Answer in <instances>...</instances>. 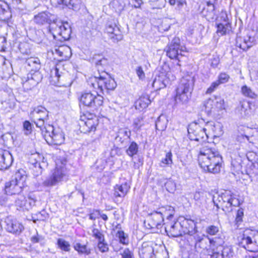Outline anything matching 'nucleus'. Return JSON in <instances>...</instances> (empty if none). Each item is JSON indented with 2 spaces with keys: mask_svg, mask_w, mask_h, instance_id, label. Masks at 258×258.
<instances>
[{
  "mask_svg": "<svg viewBox=\"0 0 258 258\" xmlns=\"http://www.w3.org/2000/svg\"><path fill=\"white\" fill-rule=\"evenodd\" d=\"M57 247L63 251L70 252L71 250V244L69 242L62 238H58L56 243Z\"/></svg>",
  "mask_w": 258,
  "mask_h": 258,
  "instance_id": "40",
  "label": "nucleus"
},
{
  "mask_svg": "<svg viewBox=\"0 0 258 258\" xmlns=\"http://www.w3.org/2000/svg\"><path fill=\"white\" fill-rule=\"evenodd\" d=\"M189 139L197 142H203L208 139L207 134L203 127L197 122L189 124L187 128Z\"/></svg>",
  "mask_w": 258,
  "mask_h": 258,
  "instance_id": "11",
  "label": "nucleus"
},
{
  "mask_svg": "<svg viewBox=\"0 0 258 258\" xmlns=\"http://www.w3.org/2000/svg\"><path fill=\"white\" fill-rule=\"evenodd\" d=\"M198 161L199 165L204 170L216 173L220 170L222 158L215 149L203 148L200 150Z\"/></svg>",
  "mask_w": 258,
  "mask_h": 258,
  "instance_id": "1",
  "label": "nucleus"
},
{
  "mask_svg": "<svg viewBox=\"0 0 258 258\" xmlns=\"http://www.w3.org/2000/svg\"><path fill=\"white\" fill-rule=\"evenodd\" d=\"M32 114L35 118L48 119L49 112L45 107L42 106L35 107L32 112Z\"/></svg>",
  "mask_w": 258,
  "mask_h": 258,
  "instance_id": "31",
  "label": "nucleus"
},
{
  "mask_svg": "<svg viewBox=\"0 0 258 258\" xmlns=\"http://www.w3.org/2000/svg\"><path fill=\"white\" fill-rule=\"evenodd\" d=\"M251 105V103L249 101L245 100L240 101L235 109V114L241 118L248 117L252 113Z\"/></svg>",
  "mask_w": 258,
  "mask_h": 258,
  "instance_id": "16",
  "label": "nucleus"
},
{
  "mask_svg": "<svg viewBox=\"0 0 258 258\" xmlns=\"http://www.w3.org/2000/svg\"><path fill=\"white\" fill-rule=\"evenodd\" d=\"M160 209H164L163 216L166 215L168 219H170L173 217L174 214V209L172 206H166V207L161 208Z\"/></svg>",
  "mask_w": 258,
  "mask_h": 258,
  "instance_id": "48",
  "label": "nucleus"
},
{
  "mask_svg": "<svg viewBox=\"0 0 258 258\" xmlns=\"http://www.w3.org/2000/svg\"><path fill=\"white\" fill-rule=\"evenodd\" d=\"M217 33L220 36H223L229 33L231 30V24L227 22L225 24L219 23L217 25Z\"/></svg>",
  "mask_w": 258,
  "mask_h": 258,
  "instance_id": "36",
  "label": "nucleus"
},
{
  "mask_svg": "<svg viewBox=\"0 0 258 258\" xmlns=\"http://www.w3.org/2000/svg\"><path fill=\"white\" fill-rule=\"evenodd\" d=\"M105 74L108 78L100 76L99 78L95 77L92 79V85L95 89L96 87L100 89L103 94L111 96L113 92V84L111 83L110 76L107 73Z\"/></svg>",
  "mask_w": 258,
  "mask_h": 258,
  "instance_id": "10",
  "label": "nucleus"
},
{
  "mask_svg": "<svg viewBox=\"0 0 258 258\" xmlns=\"http://www.w3.org/2000/svg\"><path fill=\"white\" fill-rule=\"evenodd\" d=\"M26 177L27 176L25 171L23 169H20L15 173V178L13 180L18 181L17 182H19V183H21V184L23 186V183L25 181Z\"/></svg>",
  "mask_w": 258,
  "mask_h": 258,
  "instance_id": "41",
  "label": "nucleus"
},
{
  "mask_svg": "<svg viewBox=\"0 0 258 258\" xmlns=\"http://www.w3.org/2000/svg\"><path fill=\"white\" fill-rule=\"evenodd\" d=\"M92 235L99 241H103L104 237L102 233L96 228H93L92 230Z\"/></svg>",
  "mask_w": 258,
  "mask_h": 258,
  "instance_id": "54",
  "label": "nucleus"
},
{
  "mask_svg": "<svg viewBox=\"0 0 258 258\" xmlns=\"http://www.w3.org/2000/svg\"><path fill=\"white\" fill-rule=\"evenodd\" d=\"M122 258H134L133 253L128 249L125 248L123 253H120Z\"/></svg>",
  "mask_w": 258,
  "mask_h": 258,
  "instance_id": "64",
  "label": "nucleus"
},
{
  "mask_svg": "<svg viewBox=\"0 0 258 258\" xmlns=\"http://www.w3.org/2000/svg\"><path fill=\"white\" fill-rule=\"evenodd\" d=\"M184 234L192 236L197 231L196 223L190 219L184 218L180 222Z\"/></svg>",
  "mask_w": 258,
  "mask_h": 258,
  "instance_id": "22",
  "label": "nucleus"
},
{
  "mask_svg": "<svg viewBox=\"0 0 258 258\" xmlns=\"http://www.w3.org/2000/svg\"><path fill=\"white\" fill-rule=\"evenodd\" d=\"M204 106L208 114L215 113L225 108L224 100L221 97L213 96L205 102Z\"/></svg>",
  "mask_w": 258,
  "mask_h": 258,
  "instance_id": "12",
  "label": "nucleus"
},
{
  "mask_svg": "<svg viewBox=\"0 0 258 258\" xmlns=\"http://www.w3.org/2000/svg\"><path fill=\"white\" fill-rule=\"evenodd\" d=\"M6 229L9 232L19 234L24 230L23 225L16 219L11 216L7 217L5 219Z\"/></svg>",
  "mask_w": 258,
  "mask_h": 258,
  "instance_id": "15",
  "label": "nucleus"
},
{
  "mask_svg": "<svg viewBox=\"0 0 258 258\" xmlns=\"http://www.w3.org/2000/svg\"><path fill=\"white\" fill-rule=\"evenodd\" d=\"M201 13L209 21L214 19L215 16V10L213 3L207 1L206 6L203 8Z\"/></svg>",
  "mask_w": 258,
  "mask_h": 258,
  "instance_id": "26",
  "label": "nucleus"
},
{
  "mask_svg": "<svg viewBox=\"0 0 258 258\" xmlns=\"http://www.w3.org/2000/svg\"><path fill=\"white\" fill-rule=\"evenodd\" d=\"M69 175L65 164L62 162H56L55 169L52 171L51 174L43 182L45 186H52L58 183L68 179Z\"/></svg>",
  "mask_w": 258,
  "mask_h": 258,
  "instance_id": "5",
  "label": "nucleus"
},
{
  "mask_svg": "<svg viewBox=\"0 0 258 258\" xmlns=\"http://www.w3.org/2000/svg\"><path fill=\"white\" fill-rule=\"evenodd\" d=\"M204 193L201 191H196L194 195V199L196 202V204L199 205L202 203L203 199Z\"/></svg>",
  "mask_w": 258,
  "mask_h": 258,
  "instance_id": "56",
  "label": "nucleus"
},
{
  "mask_svg": "<svg viewBox=\"0 0 258 258\" xmlns=\"http://www.w3.org/2000/svg\"><path fill=\"white\" fill-rule=\"evenodd\" d=\"M233 194L231 191H225L224 193H222L221 195H220V198L221 200H222V203H229L231 201V199L232 198Z\"/></svg>",
  "mask_w": 258,
  "mask_h": 258,
  "instance_id": "50",
  "label": "nucleus"
},
{
  "mask_svg": "<svg viewBox=\"0 0 258 258\" xmlns=\"http://www.w3.org/2000/svg\"><path fill=\"white\" fill-rule=\"evenodd\" d=\"M165 50L167 56L169 58L177 59L178 61H180V59L187 52L185 47L180 44V39L176 37L174 38L169 43L165 48Z\"/></svg>",
  "mask_w": 258,
  "mask_h": 258,
  "instance_id": "9",
  "label": "nucleus"
},
{
  "mask_svg": "<svg viewBox=\"0 0 258 258\" xmlns=\"http://www.w3.org/2000/svg\"><path fill=\"white\" fill-rule=\"evenodd\" d=\"M241 91L242 95L246 97L255 99L258 97L257 94L246 85H244L241 87Z\"/></svg>",
  "mask_w": 258,
  "mask_h": 258,
  "instance_id": "39",
  "label": "nucleus"
},
{
  "mask_svg": "<svg viewBox=\"0 0 258 258\" xmlns=\"http://www.w3.org/2000/svg\"><path fill=\"white\" fill-rule=\"evenodd\" d=\"M165 225V230L168 236L177 237L184 234L180 222L167 223Z\"/></svg>",
  "mask_w": 258,
  "mask_h": 258,
  "instance_id": "17",
  "label": "nucleus"
},
{
  "mask_svg": "<svg viewBox=\"0 0 258 258\" xmlns=\"http://www.w3.org/2000/svg\"><path fill=\"white\" fill-rule=\"evenodd\" d=\"M164 209H159V211H154L149 214L148 225L150 228L160 229L162 227L164 221L163 212Z\"/></svg>",
  "mask_w": 258,
  "mask_h": 258,
  "instance_id": "13",
  "label": "nucleus"
},
{
  "mask_svg": "<svg viewBox=\"0 0 258 258\" xmlns=\"http://www.w3.org/2000/svg\"><path fill=\"white\" fill-rule=\"evenodd\" d=\"M219 82L217 81L213 82L211 86L208 88L206 91L207 94H211L213 92L219 85Z\"/></svg>",
  "mask_w": 258,
  "mask_h": 258,
  "instance_id": "60",
  "label": "nucleus"
},
{
  "mask_svg": "<svg viewBox=\"0 0 258 258\" xmlns=\"http://www.w3.org/2000/svg\"><path fill=\"white\" fill-rule=\"evenodd\" d=\"M23 128L26 135H28L31 133L32 125L30 121L26 120L23 122Z\"/></svg>",
  "mask_w": 258,
  "mask_h": 258,
  "instance_id": "57",
  "label": "nucleus"
},
{
  "mask_svg": "<svg viewBox=\"0 0 258 258\" xmlns=\"http://www.w3.org/2000/svg\"><path fill=\"white\" fill-rule=\"evenodd\" d=\"M114 232L115 233V240L123 245H127L129 243L128 235L122 229L120 223L117 224L114 228Z\"/></svg>",
  "mask_w": 258,
  "mask_h": 258,
  "instance_id": "24",
  "label": "nucleus"
},
{
  "mask_svg": "<svg viewBox=\"0 0 258 258\" xmlns=\"http://www.w3.org/2000/svg\"><path fill=\"white\" fill-rule=\"evenodd\" d=\"M80 108L97 110L103 103V97L97 92V95L90 92H82L79 97Z\"/></svg>",
  "mask_w": 258,
  "mask_h": 258,
  "instance_id": "4",
  "label": "nucleus"
},
{
  "mask_svg": "<svg viewBox=\"0 0 258 258\" xmlns=\"http://www.w3.org/2000/svg\"><path fill=\"white\" fill-rule=\"evenodd\" d=\"M48 120H45L40 118H35L34 122L36 124V126L37 127L40 128V130L42 132V134L44 136V134H45V128L47 127V126L49 124H46V122Z\"/></svg>",
  "mask_w": 258,
  "mask_h": 258,
  "instance_id": "43",
  "label": "nucleus"
},
{
  "mask_svg": "<svg viewBox=\"0 0 258 258\" xmlns=\"http://www.w3.org/2000/svg\"><path fill=\"white\" fill-rule=\"evenodd\" d=\"M161 163L163 165H161L160 166L162 167H164L165 166H168L171 167L173 164L172 161V154L170 151L167 152L164 158H163L161 161Z\"/></svg>",
  "mask_w": 258,
  "mask_h": 258,
  "instance_id": "42",
  "label": "nucleus"
},
{
  "mask_svg": "<svg viewBox=\"0 0 258 258\" xmlns=\"http://www.w3.org/2000/svg\"><path fill=\"white\" fill-rule=\"evenodd\" d=\"M170 84V80L165 72H161L156 75L153 82L152 87L156 91L164 88Z\"/></svg>",
  "mask_w": 258,
  "mask_h": 258,
  "instance_id": "18",
  "label": "nucleus"
},
{
  "mask_svg": "<svg viewBox=\"0 0 258 258\" xmlns=\"http://www.w3.org/2000/svg\"><path fill=\"white\" fill-rule=\"evenodd\" d=\"M11 16L8 4L4 2L0 1V21H7Z\"/></svg>",
  "mask_w": 258,
  "mask_h": 258,
  "instance_id": "32",
  "label": "nucleus"
},
{
  "mask_svg": "<svg viewBox=\"0 0 258 258\" xmlns=\"http://www.w3.org/2000/svg\"><path fill=\"white\" fill-rule=\"evenodd\" d=\"M13 158L11 153L0 149V170L7 169L12 164Z\"/></svg>",
  "mask_w": 258,
  "mask_h": 258,
  "instance_id": "19",
  "label": "nucleus"
},
{
  "mask_svg": "<svg viewBox=\"0 0 258 258\" xmlns=\"http://www.w3.org/2000/svg\"><path fill=\"white\" fill-rule=\"evenodd\" d=\"M243 216V210L242 209H239L236 214L235 221L236 224H239L242 221Z\"/></svg>",
  "mask_w": 258,
  "mask_h": 258,
  "instance_id": "61",
  "label": "nucleus"
},
{
  "mask_svg": "<svg viewBox=\"0 0 258 258\" xmlns=\"http://www.w3.org/2000/svg\"><path fill=\"white\" fill-rule=\"evenodd\" d=\"M91 62L96 67H98V69L99 66H105L108 64L107 59L99 54H95L93 56Z\"/></svg>",
  "mask_w": 258,
  "mask_h": 258,
  "instance_id": "35",
  "label": "nucleus"
},
{
  "mask_svg": "<svg viewBox=\"0 0 258 258\" xmlns=\"http://www.w3.org/2000/svg\"><path fill=\"white\" fill-rule=\"evenodd\" d=\"M151 103V100L148 96H141L136 102V107L139 109L147 108Z\"/></svg>",
  "mask_w": 258,
  "mask_h": 258,
  "instance_id": "38",
  "label": "nucleus"
},
{
  "mask_svg": "<svg viewBox=\"0 0 258 258\" xmlns=\"http://www.w3.org/2000/svg\"><path fill=\"white\" fill-rule=\"evenodd\" d=\"M203 129H204V131L206 132L207 130H211L213 132L215 131V123L212 121H207L205 123V125L204 127H202Z\"/></svg>",
  "mask_w": 258,
  "mask_h": 258,
  "instance_id": "58",
  "label": "nucleus"
},
{
  "mask_svg": "<svg viewBox=\"0 0 258 258\" xmlns=\"http://www.w3.org/2000/svg\"><path fill=\"white\" fill-rule=\"evenodd\" d=\"M195 239V249L199 254L201 258H212V252L209 247L220 245L224 243L222 239L218 238H201L196 234L194 236Z\"/></svg>",
  "mask_w": 258,
  "mask_h": 258,
  "instance_id": "2",
  "label": "nucleus"
},
{
  "mask_svg": "<svg viewBox=\"0 0 258 258\" xmlns=\"http://www.w3.org/2000/svg\"><path fill=\"white\" fill-rule=\"evenodd\" d=\"M25 67L30 72L39 71L41 66L40 60L37 57H30L25 61Z\"/></svg>",
  "mask_w": 258,
  "mask_h": 258,
  "instance_id": "27",
  "label": "nucleus"
},
{
  "mask_svg": "<svg viewBox=\"0 0 258 258\" xmlns=\"http://www.w3.org/2000/svg\"><path fill=\"white\" fill-rule=\"evenodd\" d=\"M44 138L49 145H60L64 141V135L61 129L54 128L50 124H48L45 128Z\"/></svg>",
  "mask_w": 258,
  "mask_h": 258,
  "instance_id": "8",
  "label": "nucleus"
},
{
  "mask_svg": "<svg viewBox=\"0 0 258 258\" xmlns=\"http://www.w3.org/2000/svg\"><path fill=\"white\" fill-rule=\"evenodd\" d=\"M234 255L233 250L231 246H225L221 252H212V258H231Z\"/></svg>",
  "mask_w": 258,
  "mask_h": 258,
  "instance_id": "29",
  "label": "nucleus"
},
{
  "mask_svg": "<svg viewBox=\"0 0 258 258\" xmlns=\"http://www.w3.org/2000/svg\"><path fill=\"white\" fill-rule=\"evenodd\" d=\"M42 79V75L38 71L30 72L28 75L27 80L25 82V84H31L32 86H35L41 81Z\"/></svg>",
  "mask_w": 258,
  "mask_h": 258,
  "instance_id": "30",
  "label": "nucleus"
},
{
  "mask_svg": "<svg viewBox=\"0 0 258 258\" xmlns=\"http://www.w3.org/2000/svg\"><path fill=\"white\" fill-rule=\"evenodd\" d=\"M38 220L45 221L49 217V215L45 210L39 212L37 214Z\"/></svg>",
  "mask_w": 258,
  "mask_h": 258,
  "instance_id": "59",
  "label": "nucleus"
},
{
  "mask_svg": "<svg viewBox=\"0 0 258 258\" xmlns=\"http://www.w3.org/2000/svg\"><path fill=\"white\" fill-rule=\"evenodd\" d=\"M254 38L247 35L243 38L238 37L236 39V46L244 51H246L254 44Z\"/></svg>",
  "mask_w": 258,
  "mask_h": 258,
  "instance_id": "23",
  "label": "nucleus"
},
{
  "mask_svg": "<svg viewBox=\"0 0 258 258\" xmlns=\"http://www.w3.org/2000/svg\"><path fill=\"white\" fill-rule=\"evenodd\" d=\"M167 123L168 120L166 116L163 115H161L158 117L156 121L155 126L156 130L161 131L165 130L166 128Z\"/></svg>",
  "mask_w": 258,
  "mask_h": 258,
  "instance_id": "37",
  "label": "nucleus"
},
{
  "mask_svg": "<svg viewBox=\"0 0 258 258\" xmlns=\"http://www.w3.org/2000/svg\"><path fill=\"white\" fill-rule=\"evenodd\" d=\"M229 78L230 77L228 74L225 73H222L219 75L218 80H217V82H219V84L225 83L228 81Z\"/></svg>",
  "mask_w": 258,
  "mask_h": 258,
  "instance_id": "55",
  "label": "nucleus"
},
{
  "mask_svg": "<svg viewBox=\"0 0 258 258\" xmlns=\"http://www.w3.org/2000/svg\"><path fill=\"white\" fill-rule=\"evenodd\" d=\"M56 16L51 14L49 12L44 11L39 13L35 15L33 18L34 22L38 25H43L46 24H49L54 23L56 20Z\"/></svg>",
  "mask_w": 258,
  "mask_h": 258,
  "instance_id": "14",
  "label": "nucleus"
},
{
  "mask_svg": "<svg viewBox=\"0 0 258 258\" xmlns=\"http://www.w3.org/2000/svg\"><path fill=\"white\" fill-rule=\"evenodd\" d=\"M48 31L54 39L60 36L64 40H68L70 38L71 32L69 24L68 22H61L57 18L54 22L49 26Z\"/></svg>",
  "mask_w": 258,
  "mask_h": 258,
  "instance_id": "6",
  "label": "nucleus"
},
{
  "mask_svg": "<svg viewBox=\"0 0 258 258\" xmlns=\"http://www.w3.org/2000/svg\"><path fill=\"white\" fill-rule=\"evenodd\" d=\"M130 186L127 183H124L120 185H116L114 187V196L124 197L130 189Z\"/></svg>",
  "mask_w": 258,
  "mask_h": 258,
  "instance_id": "33",
  "label": "nucleus"
},
{
  "mask_svg": "<svg viewBox=\"0 0 258 258\" xmlns=\"http://www.w3.org/2000/svg\"><path fill=\"white\" fill-rule=\"evenodd\" d=\"M239 245L249 251H258V232L245 231Z\"/></svg>",
  "mask_w": 258,
  "mask_h": 258,
  "instance_id": "7",
  "label": "nucleus"
},
{
  "mask_svg": "<svg viewBox=\"0 0 258 258\" xmlns=\"http://www.w3.org/2000/svg\"><path fill=\"white\" fill-rule=\"evenodd\" d=\"M130 136L131 132L130 131H127L125 128H120L117 132L115 140L117 142L123 143L130 138Z\"/></svg>",
  "mask_w": 258,
  "mask_h": 258,
  "instance_id": "34",
  "label": "nucleus"
},
{
  "mask_svg": "<svg viewBox=\"0 0 258 258\" xmlns=\"http://www.w3.org/2000/svg\"><path fill=\"white\" fill-rule=\"evenodd\" d=\"M16 180H11L6 183L5 191L7 195H19L23 190V185Z\"/></svg>",
  "mask_w": 258,
  "mask_h": 258,
  "instance_id": "20",
  "label": "nucleus"
},
{
  "mask_svg": "<svg viewBox=\"0 0 258 258\" xmlns=\"http://www.w3.org/2000/svg\"><path fill=\"white\" fill-rule=\"evenodd\" d=\"M44 239L43 237L41 235H39L37 232L36 235H34L31 238V241L33 243H38L42 241Z\"/></svg>",
  "mask_w": 258,
  "mask_h": 258,
  "instance_id": "63",
  "label": "nucleus"
},
{
  "mask_svg": "<svg viewBox=\"0 0 258 258\" xmlns=\"http://www.w3.org/2000/svg\"><path fill=\"white\" fill-rule=\"evenodd\" d=\"M242 160L240 157H238L236 159H232L231 165L233 168V170L237 173L240 171L242 169L241 165Z\"/></svg>",
  "mask_w": 258,
  "mask_h": 258,
  "instance_id": "45",
  "label": "nucleus"
},
{
  "mask_svg": "<svg viewBox=\"0 0 258 258\" xmlns=\"http://www.w3.org/2000/svg\"><path fill=\"white\" fill-rule=\"evenodd\" d=\"M33 166L32 170L34 176L36 177L39 175H40L42 173V170L40 163L36 162L35 163H33Z\"/></svg>",
  "mask_w": 258,
  "mask_h": 258,
  "instance_id": "51",
  "label": "nucleus"
},
{
  "mask_svg": "<svg viewBox=\"0 0 258 258\" xmlns=\"http://www.w3.org/2000/svg\"><path fill=\"white\" fill-rule=\"evenodd\" d=\"M165 186L167 190L170 193L174 192L176 189V184L172 180H168L165 183Z\"/></svg>",
  "mask_w": 258,
  "mask_h": 258,
  "instance_id": "53",
  "label": "nucleus"
},
{
  "mask_svg": "<svg viewBox=\"0 0 258 258\" xmlns=\"http://www.w3.org/2000/svg\"><path fill=\"white\" fill-rule=\"evenodd\" d=\"M139 253L142 258H155L153 247L147 243H144L142 244V247L139 249Z\"/></svg>",
  "mask_w": 258,
  "mask_h": 258,
  "instance_id": "28",
  "label": "nucleus"
},
{
  "mask_svg": "<svg viewBox=\"0 0 258 258\" xmlns=\"http://www.w3.org/2000/svg\"><path fill=\"white\" fill-rule=\"evenodd\" d=\"M193 87V80L190 77L182 78L176 89L175 104L179 105L187 104L191 97Z\"/></svg>",
  "mask_w": 258,
  "mask_h": 258,
  "instance_id": "3",
  "label": "nucleus"
},
{
  "mask_svg": "<svg viewBox=\"0 0 258 258\" xmlns=\"http://www.w3.org/2000/svg\"><path fill=\"white\" fill-rule=\"evenodd\" d=\"M50 3L54 7L62 5L75 11L79 10L81 5L80 0H50Z\"/></svg>",
  "mask_w": 258,
  "mask_h": 258,
  "instance_id": "21",
  "label": "nucleus"
},
{
  "mask_svg": "<svg viewBox=\"0 0 258 258\" xmlns=\"http://www.w3.org/2000/svg\"><path fill=\"white\" fill-rule=\"evenodd\" d=\"M74 248L80 253L89 254L90 253V249L87 248L86 245H82L80 243H77L74 244Z\"/></svg>",
  "mask_w": 258,
  "mask_h": 258,
  "instance_id": "46",
  "label": "nucleus"
},
{
  "mask_svg": "<svg viewBox=\"0 0 258 258\" xmlns=\"http://www.w3.org/2000/svg\"><path fill=\"white\" fill-rule=\"evenodd\" d=\"M26 198L20 194L18 195V197L15 200L16 206L24 209Z\"/></svg>",
  "mask_w": 258,
  "mask_h": 258,
  "instance_id": "52",
  "label": "nucleus"
},
{
  "mask_svg": "<svg viewBox=\"0 0 258 258\" xmlns=\"http://www.w3.org/2000/svg\"><path fill=\"white\" fill-rule=\"evenodd\" d=\"M144 125V117L140 116L135 118L133 125L135 131H139L141 127Z\"/></svg>",
  "mask_w": 258,
  "mask_h": 258,
  "instance_id": "44",
  "label": "nucleus"
},
{
  "mask_svg": "<svg viewBox=\"0 0 258 258\" xmlns=\"http://www.w3.org/2000/svg\"><path fill=\"white\" fill-rule=\"evenodd\" d=\"M138 152V145L135 142H132L128 149L126 150V153L128 155L133 157L136 155Z\"/></svg>",
  "mask_w": 258,
  "mask_h": 258,
  "instance_id": "47",
  "label": "nucleus"
},
{
  "mask_svg": "<svg viewBox=\"0 0 258 258\" xmlns=\"http://www.w3.org/2000/svg\"><path fill=\"white\" fill-rule=\"evenodd\" d=\"M206 233L210 235H215L219 232V228L215 225H210L206 227Z\"/></svg>",
  "mask_w": 258,
  "mask_h": 258,
  "instance_id": "49",
  "label": "nucleus"
},
{
  "mask_svg": "<svg viewBox=\"0 0 258 258\" xmlns=\"http://www.w3.org/2000/svg\"><path fill=\"white\" fill-rule=\"evenodd\" d=\"M53 54H56L61 57L62 60H67L71 56V49L67 46H60L54 48L51 50Z\"/></svg>",
  "mask_w": 258,
  "mask_h": 258,
  "instance_id": "25",
  "label": "nucleus"
},
{
  "mask_svg": "<svg viewBox=\"0 0 258 258\" xmlns=\"http://www.w3.org/2000/svg\"><path fill=\"white\" fill-rule=\"evenodd\" d=\"M221 206L222 210L226 212H230L232 210L230 202L222 203Z\"/></svg>",
  "mask_w": 258,
  "mask_h": 258,
  "instance_id": "62",
  "label": "nucleus"
}]
</instances>
